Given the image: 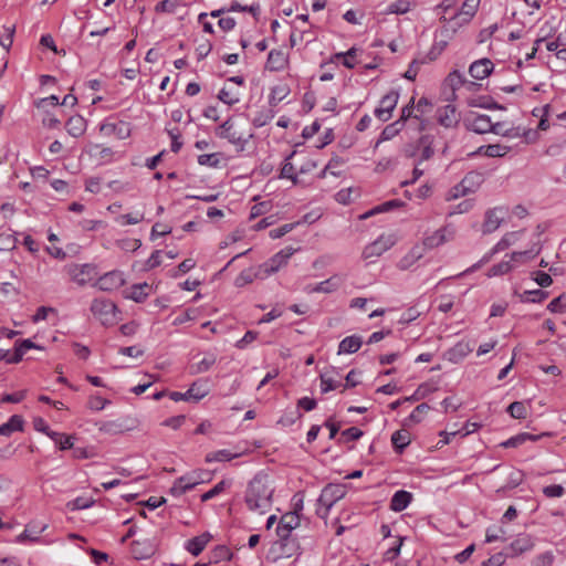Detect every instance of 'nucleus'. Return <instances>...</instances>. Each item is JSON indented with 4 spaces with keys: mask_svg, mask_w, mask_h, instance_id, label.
Wrapping results in <instances>:
<instances>
[{
    "mask_svg": "<svg viewBox=\"0 0 566 566\" xmlns=\"http://www.w3.org/2000/svg\"><path fill=\"white\" fill-rule=\"evenodd\" d=\"M274 486L268 473H256L248 483L244 503L252 512L265 514L273 504Z\"/></svg>",
    "mask_w": 566,
    "mask_h": 566,
    "instance_id": "obj_1",
    "label": "nucleus"
},
{
    "mask_svg": "<svg viewBox=\"0 0 566 566\" xmlns=\"http://www.w3.org/2000/svg\"><path fill=\"white\" fill-rule=\"evenodd\" d=\"M346 494V486L343 484H327L321 492L317 500L318 507L316 513L319 517L326 518L333 505L342 500Z\"/></svg>",
    "mask_w": 566,
    "mask_h": 566,
    "instance_id": "obj_2",
    "label": "nucleus"
},
{
    "mask_svg": "<svg viewBox=\"0 0 566 566\" xmlns=\"http://www.w3.org/2000/svg\"><path fill=\"white\" fill-rule=\"evenodd\" d=\"M217 135L220 138L227 139L229 143L238 146L241 150L244 149L245 144L253 136L252 133H245L235 123L229 118L217 129Z\"/></svg>",
    "mask_w": 566,
    "mask_h": 566,
    "instance_id": "obj_3",
    "label": "nucleus"
},
{
    "mask_svg": "<svg viewBox=\"0 0 566 566\" xmlns=\"http://www.w3.org/2000/svg\"><path fill=\"white\" fill-rule=\"evenodd\" d=\"M92 314L103 325H114L117 322V306L107 298H94L91 304Z\"/></svg>",
    "mask_w": 566,
    "mask_h": 566,
    "instance_id": "obj_4",
    "label": "nucleus"
},
{
    "mask_svg": "<svg viewBox=\"0 0 566 566\" xmlns=\"http://www.w3.org/2000/svg\"><path fill=\"white\" fill-rule=\"evenodd\" d=\"M298 549L300 545L296 538L279 537V539L271 545L268 558L273 562L281 558H290L297 554Z\"/></svg>",
    "mask_w": 566,
    "mask_h": 566,
    "instance_id": "obj_5",
    "label": "nucleus"
},
{
    "mask_svg": "<svg viewBox=\"0 0 566 566\" xmlns=\"http://www.w3.org/2000/svg\"><path fill=\"white\" fill-rule=\"evenodd\" d=\"M208 394L209 388L207 386V381L199 379L193 381L187 391H171L169 394V397L174 401L185 400L198 402L201 399H203Z\"/></svg>",
    "mask_w": 566,
    "mask_h": 566,
    "instance_id": "obj_6",
    "label": "nucleus"
},
{
    "mask_svg": "<svg viewBox=\"0 0 566 566\" xmlns=\"http://www.w3.org/2000/svg\"><path fill=\"white\" fill-rule=\"evenodd\" d=\"M538 252H539V249H537V250H533L532 249V250H528V251L513 252L510 255L511 259L509 261H502V262H500L497 264H494L492 268H490L489 271H488V276L492 277V276H497V275L506 274L513 268L512 264H511V261H517L521 258L533 259L535 255L538 254Z\"/></svg>",
    "mask_w": 566,
    "mask_h": 566,
    "instance_id": "obj_7",
    "label": "nucleus"
},
{
    "mask_svg": "<svg viewBox=\"0 0 566 566\" xmlns=\"http://www.w3.org/2000/svg\"><path fill=\"white\" fill-rule=\"evenodd\" d=\"M292 254V248L281 250L280 252L275 253L271 259H269L266 262L259 266L260 272H262L264 277L277 272L282 266L286 265Z\"/></svg>",
    "mask_w": 566,
    "mask_h": 566,
    "instance_id": "obj_8",
    "label": "nucleus"
},
{
    "mask_svg": "<svg viewBox=\"0 0 566 566\" xmlns=\"http://www.w3.org/2000/svg\"><path fill=\"white\" fill-rule=\"evenodd\" d=\"M399 99V93L397 91H390L380 99L379 106L375 109V116L381 122H387L391 117V113L395 109Z\"/></svg>",
    "mask_w": 566,
    "mask_h": 566,
    "instance_id": "obj_9",
    "label": "nucleus"
},
{
    "mask_svg": "<svg viewBox=\"0 0 566 566\" xmlns=\"http://www.w3.org/2000/svg\"><path fill=\"white\" fill-rule=\"evenodd\" d=\"M454 238V229L451 226H444L431 234L424 237L423 245L427 249H434Z\"/></svg>",
    "mask_w": 566,
    "mask_h": 566,
    "instance_id": "obj_10",
    "label": "nucleus"
},
{
    "mask_svg": "<svg viewBox=\"0 0 566 566\" xmlns=\"http://www.w3.org/2000/svg\"><path fill=\"white\" fill-rule=\"evenodd\" d=\"M436 118L444 128H454L460 123V114L452 104L439 107L436 112Z\"/></svg>",
    "mask_w": 566,
    "mask_h": 566,
    "instance_id": "obj_11",
    "label": "nucleus"
},
{
    "mask_svg": "<svg viewBox=\"0 0 566 566\" xmlns=\"http://www.w3.org/2000/svg\"><path fill=\"white\" fill-rule=\"evenodd\" d=\"M64 271L70 276L71 281L78 285H85L91 280L93 266L90 264H67L64 266Z\"/></svg>",
    "mask_w": 566,
    "mask_h": 566,
    "instance_id": "obj_12",
    "label": "nucleus"
},
{
    "mask_svg": "<svg viewBox=\"0 0 566 566\" xmlns=\"http://www.w3.org/2000/svg\"><path fill=\"white\" fill-rule=\"evenodd\" d=\"M534 547V541L528 534H520L517 537L507 546L506 553L510 558L517 557L526 552L532 551Z\"/></svg>",
    "mask_w": 566,
    "mask_h": 566,
    "instance_id": "obj_13",
    "label": "nucleus"
},
{
    "mask_svg": "<svg viewBox=\"0 0 566 566\" xmlns=\"http://www.w3.org/2000/svg\"><path fill=\"white\" fill-rule=\"evenodd\" d=\"M394 244V241L390 237L381 235L374 242L369 243L365 247L363 251V258L365 260L380 256L384 252L389 250L391 245Z\"/></svg>",
    "mask_w": 566,
    "mask_h": 566,
    "instance_id": "obj_14",
    "label": "nucleus"
},
{
    "mask_svg": "<svg viewBox=\"0 0 566 566\" xmlns=\"http://www.w3.org/2000/svg\"><path fill=\"white\" fill-rule=\"evenodd\" d=\"M124 283L125 279L120 271H111L98 279L97 286L102 291L109 292L119 289Z\"/></svg>",
    "mask_w": 566,
    "mask_h": 566,
    "instance_id": "obj_15",
    "label": "nucleus"
},
{
    "mask_svg": "<svg viewBox=\"0 0 566 566\" xmlns=\"http://www.w3.org/2000/svg\"><path fill=\"white\" fill-rule=\"evenodd\" d=\"M478 0H465L461 10L457 12L450 20L454 27H461L471 21L475 14Z\"/></svg>",
    "mask_w": 566,
    "mask_h": 566,
    "instance_id": "obj_16",
    "label": "nucleus"
},
{
    "mask_svg": "<svg viewBox=\"0 0 566 566\" xmlns=\"http://www.w3.org/2000/svg\"><path fill=\"white\" fill-rule=\"evenodd\" d=\"M300 525V516L296 513L284 514L276 527V534L279 537L293 538L292 531Z\"/></svg>",
    "mask_w": 566,
    "mask_h": 566,
    "instance_id": "obj_17",
    "label": "nucleus"
},
{
    "mask_svg": "<svg viewBox=\"0 0 566 566\" xmlns=\"http://www.w3.org/2000/svg\"><path fill=\"white\" fill-rule=\"evenodd\" d=\"M465 126L469 130L476 134H486L494 129L490 116L484 114L474 115L472 118L468 117Z\"/></svg>",
    "mask_w": 566,
    "mask_h": 566,
    "instance_id": "obj_18",
    "label": "nucleus"
},
{
    "mask_svg": "<svg viewBox=\"0 0 566 566\" xmlns=\"http://www.w3.org/2000/svg\"><path fill=\"white\" fill-rule=\"evenodd\" d=\"M343 280L339 275H333L329 279L319 282L315 285H307L305 291L307 293H333L342 285Z\"/></svg>",
    "mask_w": 566,
    "mask_h": 566,
    "instance_id": "obj_19",
    "label": "nucleus"
},
{
    "mask_svg": "<svg viewBox=\"0 0 566 566\" xmlns=\"http://www.w3.org/2000/svg\"><path fill=\"white\" fill-rule=\"evenodd\" d=\"M493 69V62L484 57L473 62L469 67V73L475 80H483L492 73Z\"/></svg>",
    "mask_w": 566,
    "mask_h": 566,
    "instance_id": "obj_20",
    "label": "nucleus"
},
{
    "mask_svg": "<svg viewBox=\"0 0 566 566\" xmlns=\"http://www.w3.org/2000/svg\"><path fill=\"white\" fill-rule=\"evenodd\" d=\"M48 528V524L30 523L25 526V530L17 536L18 543H24L29 541L31 543L39 542V534L43 533Z\"/></svg>",
    "mask_w": 566,
    "mask_h": 566,
    "instance_id": "obj_21",
    "label": "nucleus"
},
{
    "mask_svg": "<svg viewBox=\"0 0 566 566\" xmlns=\"http://www.w3.org/2000/svg\"><path fill=\"white\" fill-rule=\"evenodd\" d=\"M502 220H503V209L502 208H494V209L488 210L485 213V220L483 223V233L494 232L501 226Z\"/></svg>",
    "mask_w": 566,
    "mask_h": 566,
    "instance_id": "obj_22",
    "label": "nucleus"
},
{
    "mask_svg": "<svg viewBox=\"0 0 566 566\" xmlns=\"http://www.w3.org/2000/svg\"><path fill=\"white\" fill-rule=\"evenodd\" d=\"M433 142H434V137L429 134L422 135L418 139L417 148L420 151V158H419L418 164L432 158V156L434 155Z\"/></svg>",
    "mask_w": 566,
    "mask_h": 566,
    "instance_id": "obj_23",
    "label": "nucleus"
},
{
    "mask_svg": "<svg viewBox=\"0 0 566 566\" xmlns=\"http://www.w3.org/2000/svg\"><path fill=\"white\" fill-rule=\"evenodd\" d=\"M211 538L209 533H203L199 536H196L186 543V549L193 556H198L207 546Z\"/></svg>",
    "mask_w": 566,
    "mask_h": 566,
    "instance_id": "obj_24",
    "label": "nucleus"
},
{
    "mask_svg": "<svg viewBox=\"0 0 566 566\" xmlns=\"http://www.w3.org/2000/svg\"><path fill=\"white\" fill-rule=\"evenodd\" d=\"M412 494L405 490L397 491L390 500V509L395 512H401L410 504Z\"/></svg>",
    "mask_w": 566,
    "mask_h": 566,
    "instance_id": "obj_25",
    "label": "nucleus"
},
{
    "mask_svg": "<svg viewBox=\"0 0 566 566\" xmlns=\"http://www.w3.org/2000/svg\"><path fill=\"white\" fill-rule=\"evenodd\" d=\"M24 420L19 415H13L6 423L0 424V436L9 437L15 431H23Z\"/></svg>",
    "mask_w": 566,
    "mask_h": 566,
    "instance_id": "obj_26",
    "label": "nucleus"
},
{
    "mask_svg": "<svg viewBox=\"0 0 566 566\" xmlns=\"http://www.w3.org/2000/svg\"><path fill=\"white\" fill-rule=\"evenodd\" d=\"M363 339L358 335L345 337L338 345V354H354L361 347Z\"/></svg>",
    "mask_w": 566,
    "mask_h": 566,
    "instance_id": "obj_27",
    "label": "nucleus"
},
{
    "mask_svg": "<svg viewBox=\"0 0 566 566\" xmlns=\"http://www.w3.org/2000/svg\"><path fill=\"white\" fill-rule=\"evenodd\" d=\"M286 56L280 50L270 51L266 60V69L270 71H281L286 65Z\"/></svg>",
    "mask_w": 566,
    "mask_h": 566,
    "instance_id": "obj_28",
    "label": "nucleus"
},
{
    "mask_svg": "<svg viewBox=\"0 0 566 566\" xmlns=\"http://www.w3.org/2000/svg\"><path fill=\"white\" fill-rule=\"evenodd\" d=\"M65 128L71 136L80 137L86 129V120L81 115L71 116Z\"/></svg>",
    "mask_w": 566,
    "mask_h": 566,
    "instance_id": "obj_29",
    "label": "nucleus"
},
{
    "mask_svg": "<svg viewBox=\"0 0 566 566\" xmlns=\"http://www.w3.org/2000/svg\"><path fill=\"white\" fill-rule=\"evenodd\" d=\"M410 441V433L408 430L405 429L397 430L391 436V443L397 453H402L406 447L409 446Z\"/></svg>",
    "mask_w": 566,
    "mask_h": 566,
    "instance_id": "obj_30",
    "label": "nucleus"
},
{
    "mask_svg": "<svg viewBox=\"0 0 566 566\" xmlns=\"http://www.w3.org/2000/svg\"><path fill=\"white\" fill-rule=\"evenodd\" d=\"M217 361L214 354H206L202 359L190 366L189 370L191 375H198L208 371Z\"/></svg>",
    "mask_w": 566,
    "mask_h": 566,
    "instance_id": "obj_31",
    "label": "nucleus"
},
{
    "mask_svg": "<svg viewBox=\"0 0 566 566\" xmlns=\"http://www.w3.org/2000/svg\"><path fill=\"white\" fill-rule=\"evenodd\" d=\"M264 279L262 272H260V268L258 271H254L253 269H248L242 271L237 277H235V286L242 287L247 284H250L254 281V279Z\"/></svg>",
    "mask_w": 566,
    "mask_h": 566,
    "instance_id": "obj_32",
    "label": "nucleus"
},
{
    "mask_svg": "<svg viewBox=\"0 0 566 566\" xmlns=\"http://www.w3.org/2000/svg\"><path fill=\"white\" fill-rule=\"evenodd\" d=\"M509 150H510L509 146H504V145H500V144L481 146L479 148L480 154H483L484 156L492 157V158L503 157L509 153Z\"/></svg>",
    "mask_w": 566,
    "mask_h": 566,
    "instance_id": "obj_33",
    "label": "nucleus"
},
{
    "mask_svg": "<svg viewBox=\"0 0 566 566\" xmlns=\"http://www.w3.org/2000/svg\"><path fill=\"white\" fill-rule=\"evenodd\" d=\"M31 348L40 349L41 347L39 345L34 344L33 342H31L30 339H23V340L17 342L15 346H14V353L12 354V358L10 360L11 361H21L25 352Z\"/></svg>",
    "mask_w": 566,
    "mask_h": 566,
    "instance_id": "obj_34",
    "label": "nucleus"
},
{
    "mask_svg": "<svg viewBox=\"0 0 566 566\" xmlns=\"http://www.w3.org/2000/svg\"><path fill=\"white\" fill-rule=\"evenodd\" d=\"M541 438V436L531 434L527 432L518 433L506 441L502 442L501 446L504 448H515L524 442L531 440V441H537Z\"/></svg>",
    "mask_w": 566,
    "mask_h": 566,
    "instance_id": "obj_35",
    "label": "nucleus"
},
{
    "mask_svg": "<svg viewBox=\"0 0 566 566\" xmlns=\"http://www.w3.org/2000/svg\"><path fill=\"white\" fill-rule=\"evenodd\" d=\"M403 126H401V120H396L389 125H387L379 137V140L377 142L376 146H378L379 143L390 140L395 136L399 134V132L402 129Z\"/></svg>",
    "mask_w": 566,
    "mask_h": 566,
    "instance_id": "obj_36",
    "label": "nucleus"
},
{
    "mask_svg": "<svg viewBox=\"0 0 566 566\" xmlns=\"http://www.w3.org/2000/svg\"><path fill=\"white\" fill-rule=\"evenodd\" d=\"M96 426L103 433L117 434L124 432L123 424L117 420L101 421Z\"/></svg>",
    "mask_w": 566,
    "mask_h": 566,
    "instance_id": "obj_37",
    "label": "nucleus"
},
{
    "mask_svg": "<svg viewBox=\"0 0 566 566\" xmlns=\"http://www.w3.org/2000/svg\"><path fill=\"white\" fill-rule=\"evenodd\" d=\"M238 457H239L238 453H232L229 450L222 449V450H218L216 452L208 453L206 455L205 460L207 463H211L214 461L223 462V461H231Z\"/></svg>",
    "mask_w": 566,
    "mask_h": 566,
    "instance_id": "obj_38",
    "label": "nucleus"
},
{
    "mask_svg": "<svg viewBox=\"0 0 566 566\" xmlns=\"http://www.w3.org/2000/svg\"><path fill=\"white\" fill-rule=\"evenodd\" d=\"M50 438L55 442L60 450H69L73 448V437L61 433V432H52Z\"/></svg>",
    "mask_w": 566,
    "mask_h": 566,
    "instance_id": "obj_39",
    "label": "nucleus"
},
{
    "mask_svg": "<svg viewBox=\"0 0 566 566\" xmlns=\"http://www.w3.org/2000/svg\"><path fill=\"white\" fill-rule=\"evenodd\" d=\"M231 484H232L231 480H226V479L221 480L212 489H210L208 492H206L201 495V501L207 502V501L213 499L214 496L222 493L226 489L230 488Z\"/></svg>",
    "mask_w": 566,
    "mask_h": 566,
    "instance_id": "obj_40",
    "label": "nucleus"
},
{
    "mask_svg": "<svg viewBox=\"0 0 566 566\" xmlns=\"http://www.w3.org/2000/svg\"><path fill=\"white\" fill-rule=\"evenodd\" d=\"M289 93H290V88L285 84H280V85L274 86L271 90L270 104L272 106L277 105L280 102H282L289 95Z\"/></svg>",
    "mask_w": 566,
    "mask_h": 566,
    "instance_id": "obj_41",
    "label": "nucleus"
},
{
    "mask_svg": "<svg viewBox=\"0 0 566 566\" xmlns=\"http://www.w3.org/2000/svg\"><path fill=\"white\" fill-rule=\"evenodd\" d=\"M479 177H480L479 174L469 172L462 179V181L453 188V190H454L453 197L457 198L459 196H465L468 193V191L471 190L468 185L471 184L475 178H479Z\"/></svg>",
    "mask_w": 566,
    "mask_h": 566,
    "instance_id": "obj_42",
    "label": "nucleus"
},
{
    "mask_svg": "<svg viewBox=\"0 0 566 566\" xmlns=\"http://www.w3.org/2000/svg\"><path fill=\"white\" fill-rule=\"evenodd\" d=\"M411 9L410 0H397L388 6L386 13L387 14H403L407 13Z\"/></svg>",
    "mask_w": 566,
    "mask_h": 566,
    "instance_id": "obj_43",
    "label": "nucleus"
},
{
    "mask_svg": "<svg viewBox=\"0 0 566 566\" xmlns=\"http://www.w3.org/2000/svg\"><path fill=\"white\" fill-rule=\"evenodd\" d=\"M515 233H507L505 234L496 244L495 247L492 249V251L490 252L489 255H485L481 262H488L490 260V258L500 252V251H503L505 249H507L511 244H512V239L514 238Z\"/></svg>",
    "mask_w": 566,
    "mask_h": 566,
    "instance_id": "obj_44",
    "label": "nucleus"
},
{
    "mask_svg": "<svg viewBox=\"0 0 566 566\" xmlns=\"http://www.w3.org/2000/svg\"><path fill=\"white\" fill-rule=\"evenodd\" d=\"M524 480V473L521 470L517 469H511L507 478L506 483L502 489H514L517 488Z\"/></svg>",
    "mask_w": 566,
    "mask_h": 566,
    "instance_id": "obj_45",
    "label": "nucleus"
},
{
    "mask_svg": "<svg viewBox=\"0 0 566 566\" xmlns=\"http://www.w3.org/2000/svg\"><path fill=\"white\" fill-rule=\"evenodd\" d=\"M507 412L514 419H525L527 417V407L523 401H514L507 407Z\"/></svg>",
    "mask_w": 566,
    "mask_h": 566,
    "instance_id": "obj_46",
    "label": "nucleus"
},
{
    "mask_svg": "<svg viewBox=\"0 0 566 566\" xmlns=\"http://www.w3.org/2000/svg\"><path fill=\"white\" fill-rule=\"evenodd\" d=\"M144 220V213H126L115 218V222L119 226L137 224Z\"/></svg>",
    "mask_w": 566,
    "mask_h": 566,
    "instance_id": "obj_47",
    "label": "nucleus"
},
{
    "mask_svg": "<svg viewBox=\"0 0 566 566\" xmlns=\"http://www.w3.org/2000/svg\"><path fill=\"white\" fill-rule=\"evenodd\" d=\"M548 296V293L542 290L525 291L521 295L522 302L541 303Z\"/></svg>",
    "mask_w": 566,
    "mask_h": 566,
    "instance_id": "obj_48",
    "label": "nucleus"
},
{
    "mask_svg": "<svg viewBox=\"0 0 566 566\" xmlns=\"http://www.w3.org/2000/svg\"><path fill=\"white\" fill-rule=\"evenodd\" d=\"M356 53H357V49L356 48H350L347 52H339V53H336L335 54V57L336 59H342L343 60V65L347 69H354L355 65H356V61H355V57H356Z\"/></svg>",
    "mask_w": 566,
    "mask_h": 566,
    "instance_id": "obj_49",
    "label": "nucleus"
},
{
    "mask_svg": "<svg viewBox=\"0 0 566 566\" xmlns=\"http://www.w3.org/2000/svg\"><path fill=\"white\" fill-rule=\"evenodd\" d=\"M403 203L400 200H397V199L389 200V201H386V202L375 207L373 210L365 213L361 218H367L368 216H371V214L378 213V212H387L394 208L401 207Z\"/></svg>",
    "mask_w": 566,
    "mask_h": 566,
    "instance_id": "obj_50",
    "label": "nucleus"
},
{
    "mask_svg": "<svg viewBox=\"0 0 566 566\" xmlns=\"http://www.w3.org/2000/svg\"><path fill=\"white\" fill-rule=\"evenodd\" d=\"M178 479H179V484L180 483L182 484L186 492L192 490L196 485H198L201 482L199 474H197L196 472H193L191 474L182 475Z\"/></svg>",
    "mask_w": 566,
    "mask_h": 566,
    "instance_id": "obj_51",
    "label": "nucleus"
},
{
    "mask_svg": "<svg viewBox=\"0 0 566 566\" xmlns=\"http://www.w3.org/2000/svg\"><path fill=\"white\" fill-rule=\"evenodd\" d=\"M547 310L552 313H564L566 312V293L552 300L547 305Z\"/></svg>",
    "mask_w": 566,
    "mask_h": 566,
    "instance_id": "obj_52",
    "label": "nucleus"
},
{
    "mask_svg": "<svg viewBox=\"0 0 566 566\" xmlns=\"http://www.w3.org/2000/svg\"><path fill=\"white\" fill-rule=\"evenodd\" d=\"M218 98L222 103L230 105V106L239 103V101H240V97L238 94L232 93L231 91L227 90L226 87L220 90V92L218 94Z\"/></svg>",
    "mask_w": 566,
    "mask_h": 566,
    "instance_id": "obj_53",
    "label": "nucleus"
},
{
    "mask_svg": "<svg viewBox=\"0 0 566 566\" xmlns=\"http://www.w3.org/2000/svg\"><path fill=\"white\" fill-rule=\"evenodd\" d=\"M220 163L219 154H203L198 156V164L201 166L218 167Z\"/></svg>",
    "mask_w": 566,
    "mask_h": 566,
    "instance_id": "obj_54",
    "label": "nucleus"
},
{
    "mask_svg": "<svg viewBox=\"0 0 566 566\" xmlns=\"http://www.w3.org/2000/svg\"><path fill=\"white\" fill-rule=\"evenodd\" d=\"M147 287V284H137L132 287V292L128 295L129 298L137 303H142L146 300L147 293L145 292V289Z\"/></svg>",
    "mask_w": 566,
    "mask_h": 566,
    "instance_id": "obj_55",
    "label": "nucleus"
},
{
    "mask_svg": "<svg viewBox=\"0 0 566 566\" xmlns=\"http://www.w3.org/2000/svg\"><path fill=\"white\" fill-rule=\"evenodd\" d=\"M94 504L93 500H88L82 496L74 499L67 503V507L72 511L85 510Z\"/></svg>",
    "mask_w": 566,
    "mask_h": 566,
    "instance_id": "obj_56",
    "label": "nucleus"
},
{
    "mask_svg": "<svg viewBox=\"0 0 566 566\" xmlns=\"http://www.w3.org/2000/svg\"><path fill=\"white\" fill-rule=\"evenodd\" d=\"M429 410H430V406L428 403H426V402L420 403L410 413L409 420L415 423H419L422 420L423 415L427 413Z\"/></svg>",
    "mask_w": 566,
    "mask_h": 566,
    "instance_id": "obj_57",
    "label": "nucleus"
},
{
    "mask_svg": "<svg viewBox=\"0 0 566 566\" xmlns=\"http://www.w3.org/2000/svg\"><path fill=\"white\" fill-rule=\"evenodd\" d=\"M178 2L172 0H163L155 6L157 13H174Z\"/></svg>",
    "mask_w": 566,
    "mask_h": 566,
    "instance_id": "obj_58",
    "label": "nucleus"
},
{
    "mask_svg": "<svg viewBox=\"0 0 566 566\" xmlns=\"http://www.w3.org/2000/svg\"><path fill=\"white\" fill-rule=\"evenodd\" d=\"M108 403H109V400L102 398L101 396H91L87 401V407L94 411H101Z\"/></svg>",
    "mask_w": 566,
    "mask_h": 566,
    "instance_id": "obj_59",
    "label": "nucleus"
},
{
    "mask_svg": "<svg viewBox=\"0 0 566 566\" xmlns=\"http://www.w3.org/2000/svg\"><path fill=\"white\" fill-rule=\"evenodd\" d=\"M554 562V555L552 552H545L537 555L533 562L532 566H552Z\"/></svg>",
    "mask_w": 566,
    "mask_h": 566,
    "instance_id": "obj_60",
    "label": "nucleus"
},
{
    "mask_svg": "<svg viewBox=\"0 0 566 566\" xmlns=\"http://www.w3.org/2000/svg\"><path fill=\"white\" fill-rule=\"evenodd\" d=\"M270 208L271 203L269 201L255 203L250 210V219H255L262 214H265Z\"/></svg>",
    "mask_w": 566,
    "mask_h": 566,
    "instance_id": "obj_61",
    "label": "nucleus"
},
{
    "mask_svg": "<svg viewBox=\"0 0 566 566\" xmlns=\"http://www.w3.org/2000/svg\"><path fill=\"white\" fill-rule=\"evenodd\" d=\"M448 81L450 82V85L453 91L460 88L462 85L467 83L464 76L457 70L449 74Z\"/></svg>",
    "mask_w": 566,
    "mask_h": 566,
    "instance_id": "obj_62",
    "label": "nucleus"
},
{
    "mask_svg": "<svg viewBox=\"0 0 566 566\" xmlns=\"http://www.w3.org/2000/svg\"><path fill=\"white\" fill-rule=\"evenodd\" d=\"M509 557L507 553H496L492 555L489 559L482 563V566H502L506 558Z\"/></svg>",
    "mask_w": 566,
    "mask_h": 566,
    "instance_id": "obj_63",
    "label": "nucleus"
},
{
    "mask_svg": "<svg viewBox=\"0 0 566 566\" xmlns=\"http://www.w3.org/2000/svg\"><path fill=\"white\" fill-rule=\"evenodd\" d=\"M546 497H560L565 494V489L560 484L547 485L543 489Z\"/></svg>",
    "mask_w": 566,
    "mask_h": 566,
    "instance_id": "obj_64",
    "label": "nucleus"
}]
</instances>
